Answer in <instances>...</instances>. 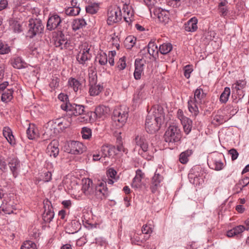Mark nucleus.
Instances as JSON below:
<instances>
[{
	"instance_id": "1",
	"label": "nucleus",
	"mask_w": 249,
	"mask_h": 249,
	"mask_svg": "<svg viewBox=\"0 0 249 249\" xmlns=\"http://www.w3.org/2000/svg\"><path fill=\"white\" fill-rule=\"evenodd\" d=\"M135 147L134 150H137L138 154L147 160H152L153 158V152L149 147L147 140L143 135H137L134 140Z\"/></svg>"
},
{
	"instance_id": "2",
	"label": "nucleus",
	"mask_w": 249,
	"mask_h": 249,
	"mask_svg": "<svg viewBox=\"0 0 249 249\" xmlns=\"http://www.w3.org/2000/svg\"><path fill=\"white\" fill-rule=\"evenodd\" d=\"M181 138V131L176 125H170L164 135V141L171 146H174L177 142H179Z\"/></svg>"
},
{
	"instance_id": "3",
	"label": "nucleus",
	"mask_w": 249,
	"mask_h": 249,
	"mask_svg": "<svg viewBox=\"0 0 249 249\" xmlns=\"http://www.w3.org/2000/svg\"><path fill=\"white\" fill-rule=\"evenodd\" d=\"M27 36L32 38L36 35L43 33L44 26L42 21L39 18H31L29 20Z\"/></svg>"
},
{
	"instance_id": "4",
	"label": "nucleus",
	"mask_w": 249,
	"mask_h": 249,
	"mask_svg": "<svg viewBox=\"0 0 249 249\" xmlns=\"http://www.w3.org/2000/svg\"><path fill=\"white\" fill-rule=\"evenodd\" d=\"M128 109L125 107H117L114 109L112 119L118 127H122L124 124L128 116Z\"/></svg>"
},
{
	"instance_id": "5",
	"label": "nucleus",
	"mask_w": 249,
	"mask_h": 249,
	"mask_svg": "<svg viewBox=\"0 0 249 249\" xmlns=\"http://www.w3.org/2000/svg\"><path fill=\"white\" fill-rule=\"evenodd\" d=\"M61 108L67 112H70L71 115L75 116L82 115L86 112L84 106L70 102L63 103L61 105Z\"/></svg>"
},
{
	"instance_id": "6",
	"label": "nucleus",
	"mask_w": 249,
	"mask_h": 249,
	"mask_svg": "<svg viewBox=\"0 0 249 249\" xmlns=\"http://www.w3.org/2000/svg\"><path fill=\"white\" fill-rule=\"evenodd\" d=\"M92 196L94 199L102 200L109 196V192L106 187V182H100L97 184L95 190L92 191Z\"/></svg>"
},
{
	"instance_id": "7",
	"label": "nucleus",
	"mask_w": 249,
	"mask_h": 249,
	"mask_svg": "<svg viewBox=\"0 0 249 249\" xmlns=\"http://www.w3.org/2000/svg\"><path fill=\"white\" fill-rule=\"evenodd\" d=\"M85 148L82 143L77 141H70L64 145L65 152L74 155L83 153Z\"/></svg>"
},
{
	"instance_id": "8",
	"label": "nucleus",
	"mask_w": 249,
	"mask_h": 249,
	"mask_svg": "<svg viewBox=\"0 0 249 249\" xmlns=\"http://www.w3.org/2000/svg\"><path fill=\"white\" fill-rule=\"evenodd\" d=\"M122 18V13L120 6L109 8L107 12V23L109 25L120 22Z\"/></svg>"
},
{
	"instance_id": "9",
	"label": "nucleus",
	"mask_w": 249,
	"mask_h": 249,
	"mask_svg": "<svg viewBox=\"0 0 249 249\" xmlns=\"http://www.w3.org/2000/svg\"><path fill=\"white\" fill-rule=\"evenodd\" d=\"M223 155L220 153H215L208 160V164L210 168L216 171L222 170L224 163L222 161Z\"/></svg>"
},
{
	"instance_id": "10",
	"label": "nucleus",
	"mask_w": 249,
	"mask_h": 249,
	"mask_svg": "<svg viewBox=\"0 0 249 249\" xmlns=\"http://www.w3.org/2000/svg\"><path fill=\"white\" fill-rule=\"evenodd\" d=\"M44 213L42 218L45 223H50L54 217V213L51 202L47 198L43 201Z\"/></svg>"
},
{
	"instance_id": "11",
	"label": "nucleus",
	"mask_w": 249,
	"mask_h": 249,
	"mask_svg": "<svg viewBox=\"0 0 249 249\" xmlns=\"http://www.w3.org/2000/svg\"><path fill=\"white\" fill-rule=\"evenodd\" d=\"M62 18L56 13L50 14L46 28L51 31L61 27Z\"/></svg>"
},
{
	"instance_id": "12",
	"label": "nucleus",
	"mask_w": 249,
	"mask_h": 249,
	"mask_svg": "<svg viewBox=\"0 0 249 249\" xmlns=\"http://www.w3.org/2000/svg\"><path fill=\"white\" fill-rule=\"evenodd\" d=\"M161 124L153 119V116L148 114L145 120V130L148 133H154L158 131Z\"/></svg>"
},
{
	"instance_id": "13",
	"label": "nucleus",
	"mask_w": 249,
	"mask_h": 249,
	"mask_svg": "<svg viewBox=\"0 0 249 249\" xmlns=\"http://www.w3.org/2000/svg\"><path fill=\"white\" fill-rule=\"evenodd\" d=\"M153 13L159 21L164 24H167L170 21V14L168 10L160 7H156L153 9Z\"/></svg>"
},
{
	"instance_id": "14",
	"label": "nucleus",
	"mask_w": 249,
	"mask_h": 249,
	"mask_svg": "<svg viewBox=\"0 0 249 249\" xmlns=\"http://www.w3.org/2000/svg\"><path fill=\"white\" fill-rule=\"evenodd\" d=\"M163 175L160 174L158 170H156L152 178L150 187V189L152 193H155L157 191L158 189L160 187V183L163 180Z\"/></svg>"
},
{
	"instance_id": "15",
	"label": "nucleus",
	"mask_w": 249,
	"mask_h": 249,
	"mask_svg": "<svg viewBox=\"0 0 249 249\" xmlns=\"http://www.w3.org/2000/svg\"><path fill=\"white\" fill-rule=\"evenodd\" d=\"M53 124L59 126V128L63 130L70 125L71 122L64 118H57L54 120L48 122L44 126L47 129L50 126H52Z\"/></svg>"
},
{
	"instance_id": "16",
	"label": "nucleus",
	"mask_w": 249,
	"mask_h": 249,
	"mask_svg": "<svg viewBox=\"0 0 249 249\" xmlns=\"http://www.w3.org/2000/svg\"><path fill=\"white\" fill-rule=\"evenodd\" d=\"M101 151L102 152V157L104 158H110L117 154L116 147L111 144L103 145L101 147Z\"/></svg>"
},
{
	"instance_id": "17",
	"label": "nucleus",
	"mask_w": 249,
	"mask_h": 249,
	"mask_svg": "<svg viewBox=\"0 0 249 249\" xmlns=\"http://www.w3.org/2000/svg\"><path fill=\"white\" fill-rule=\"evenodd\" d=\"M89 49L86 48L81 51L76 56V60L78 63L85 65L86 62L90 59V54L89 53Z\"/></svg>"
},
{
	"instance_id": "18",
	"label": "nucleus",
	"mask_w": 249,
	"mask_h": 249,
	"mask_svg": "<svg viewBox=\"0 0 249 249\" xmlns=\"http://www.w3.org/2000/svg\"><path fill=\"white\" fill-rule=\"evenodd\" d=\"M153 119L161 124L164 119L163 108L160 106H157L153 108V114L151 115Z\"/></svg>"
},
{
	"instance_id": "19",
	"label": "nucleus",
	"mask_w": 249,
	"mask_h": 249,
	"mask_svg": "<svg viewBox=\"0 0 249 249\" xmlns=\"http://www.w3.org/2000/svg\"><path fill=\"white\" fill-rule=\"evenodd\" d=\"M197 18L195 17H193L184 24L183 28L186 32H196L198 28L197 25Z\"/></svg>"
},
{
	"instance_id": "20",
	"label": "nucleus",
	"mask_w": 249,
	"mask_h": 249,
	"mask_svg": "<svg viewBox=\"0 0 249 249\" xmlns=\"http://www.w3.org/2000/svg\"><path fill=\"white\" fill-rule=\"evenodd\" d=\"M10 169L14 178L18 177L20 168V161L17 158H13L8 162Z\"/></svg>"
},
{
	"instance_id": "21",
	"label": "nucleus",
	"mask_w": 249,
	"mask_h": 249,
	"mask_svg": "<svg viewBox=\"0 0 249 249\" xmlns=\"http://www.w3.org/2000/svg\"><path fill=\"white\" fill-rule=\"evenodd\" d=\"M143 65L142 59H136L135 60L134 77L137 80L141 78L142 74L143 71Z\"/></svg>"
},
{
	"instance_id": "22",
	"label": "nucleus",
	"mask_w": 249,
	"mask_h": 249,
	"mask_svg": "<svg viewBox=\"0 0 249 249\" xmlns=\"http://www.w3.org/2000/svg\"><path fill=\"white\" fill-rule=\"evenodd\" d=\"M144 174L141 169H138L136 171V175L133 179L131 186L134 188H139L141 186L142 179L144 178Z\"/></svg>"
},
{
	"instance_id": "23",
	"label": "nucleus",
	"mask_w": 249,
	"mask_h": 249,
	"mask_svg": "<svg viewBox=\"0 0 249 249\" xmlns=\"http://www.w3.org/2000/svg\"><path fill=\"white\" fill-rule=\"evenodd\" d=\"M206 96L202 89L198 87L194 91V97H190V99L194 100L198 103H201Z\"/></svg>"
},
{
	"instance_id": "24",
	"label": "nucleus",
	"mask_w": 249,
	"mask_h": 249,
	"mask_svg": "<svg viewBox=\"0 0 249 249\" xmlns=\"http://www.w3.org/2000/svg\"><path fill=\"white\" fill-rule=\"evenodd\" d=\"M246 82L244 80H238L234 84L232 85V89L236 91L239 99L242 98L244 94H242V89L245 87Z\"/></svg>"
},
{
	"instance_id": "25",
	"label": "nucleus",
	"mask_w": 249,
	"mask_h": 249,
	"mask_svg": "<svg viewBox=\"0 0 249 249\" xmlns=\"http://www.w3.org/2000/svg\"><path fill=\"white\" fill-rule=\"evenodd\" d=\"M59 152V150L58 147V144L56 142H52L47 146V153L50 156H53L56 158Z\"/></svg>"
},
{
	"instance_id": "26",
	"label": "nucleus",
	"mask_w": 249,
	"mask_h": 249,
	"mask_svg": "<svg viewBox=\"0 0 249 249\" xmlns=\"http://www.w3.org/2000/svg\"><path fill=\"white\" fill-rule=\"evenodd\" d=\"M28 138L30 140H34L39 136L38 129L34 124H29V126L26 130Z\"/></svg>"
},
{
	"instance_id": "27",
	"label": "nucleus",
	"mask_w": 249,
	"mask_h": 249,
	"mask_svg": "<svg viewBox=\"0 0 249 249\" xmlns=\"http://www.w3.org/2000/svg\"><path fill=\"white\" fill-rule=\"evenodd\" d=\"M91 184L92 181L90 179H86L83 184L82 191L85 195L88 196L89 198H93V196H92V189L90 187V185Z\"/></svg>"
},
{
	"instance_id": "28",
	"label": "nucleus",
	"mask_w": 249,
	"mask_h": 249,
	"mask_svg": "<svg viewBox=\"0 0 249 249\" xmlns=\"http://www.w3.org/2000/svg\"><path fill=\"white\" fill-rule=\"evenodd\" d=\"M199 167L197 166L192 168L188 174V178L190 182L193 184H197L199 182V175L196 174V171L198 172Z\"/></svg>"
},
{
	"instance_id": "29",
	"label": "nucleus",
	"mask_w": 249,
	"mask_h": 249,
	"mask_svg": "<svg viewBox=\"0 0 249 249\" xmlns=\"http://www.w3.org/2000/svg\"><path fill=\"white\" fill-rule=\"evenodd\" d=\"M95 111L99 119H104L108 114L109 108L104 106H99L96 107Z\"/></svg>"
},
{
	"instance_id": "30",
	"label": "nucleus",
	"mask_w": 249,
	"mask_h": 249,
	"mask_svg": "<svg viewBox=\"0 0 249 249\" xmlns=\"http://www.w3.org/2000/svg\"><path fill=\"white\" fill-rule=\"evenodd\" d=\"M245 230L246 228L243 225L236 226L227 232V236L229 237H232L242 233Z\"/></svg>"
},
{
	"instance_id": "31",
	"label": "nucleus",
	"mask_w": 249,
	"mask_h": 249,
	"mask_svg": "<svg viewBox=\"0 0 249 249\" xmlns=\"http://www.w3.org/2000/svg\"><path fill=\"white\" fill-rule=\"evenodd\" d=\"M201 103H196V101L189 99L188 101V107L189 111L194 114V116H197L199 113L198 105Z\"/></svg>"
},
{
	"instance_id": "32",
	"label": "nucleus",
	"mask_w": 249,
	"mask_h": 249,
	"mask_svg": "<svg viewBox=\"0 0 249 249\" xmlns=\"http://www.w3.org/2000/svg\"><path fill=\"white\" fill-rule=\"evenodd\" d=\"M12 65L14 68L18 69L25 68L26 67V63L20 56H17L12 59Z\"/></svg>"
},
{
	"instance_id": "33",
	"label": "nucleus",
	"mask_w": 249,
	"mask_h": 249,
	"mask_svg": "<svg viewBox=\"0 0 249 249\" xmlns=\"http://www.w3.org/2000/svg\"><path fill=\"white\" fill-rule=\"evenodd\" d=\"M87 23L83 18H76L72 21V28L73 31H76L85 27Z\"/></svg>"
},
{
	"instance_id": "34",
	"label": "nucleus",
	"mask_w": 249,
	"mask_h": 249,
	"mask_svg": "<svg viewBox=\"0 0 249 249\" xmlns=\"http://www.w3.org/2000/svg\"><path fill=\"white\" fill-rule=\"evenodd\" d=\"M89 92L90 96H95L99 95L102 91L103 87L99 84L89 85Z\"/></svg>"
},
{
	"instance_id": "35",
	"label": "nucleus",
	"mask_w": 249,
	"mask_h": 249,
	"mask_svg": "<svg viewBox=\"0 0 249 249\" xmlns=\"http://www.w3.org/2000/svg\"><path fill=\"white\" fill-rule=\"evenodd\" d=\"M69 86L76 92L81 88V83L76 78L71 77L68 80Z\"/></svg>"
},
{
	"instance_id": "36",
	"label": "nucleus",
	"mask_w": 249,
	"mask_h": 249,
	"mask_svg": "<svg viewBox=\"0 0 249 249\" xmlns=\"http://www.w3.org/2000/svg\"><path fill=\"white\" fill-rule=\"evenodd\" d=\"M159 49H158L157 45L156 44L155 40H151L147 45V51L150 55L154 56L156 55Z\"/></svg>"
},
{
	"instance_id": "37",
	"label": "nucleus",
	"mask_w": 249,
	"mask_h": 249,
	"mask_svg": "<svg viewBox=\"0 0 249 249\" xmlns=\"http://www.w3.org/2000/svg\"><path fill=\"white\" fill-rule=\"evenodd\" d=\"M142 234H140V235L138 233H134L133 237L131 238V242L132 244L137 245H141V244L145 242L148 238H145V237L142 238Z\"/></svg>"
},
{
	"instance_id": "38",
	"label": "nucleus",
	"mask_w": 249,
	"mask_h": 249,
	"mask_svg": "<svg viewBox=\"0 0 249 249\" xmlns=\"http://www.w3.org/2000/svg\"><path fill=\"white\" fill-rule=\"evenodd\" d=\"M173 49L170 43H163L159 47V51L162 54H166L171 51Z\"/></svg>"
},
{
	"instance_id": "39",
	"label": "nucleus",
	"mask_w": 249,
	"mask_h": 249,
	"mask_svg": "<svg viewBox=\"0 0 249 249\" xmlns=\"http://www.w3.org/2000/svg\"><path fill=\"white\" fill-rule=\"evenodd\" d=\"M14 90L12 89H7L2 93L1 97V100L3 102H7L13 98V93Z\"/></svg>"
},
{
	"instance_id": "40",
	"label": "nucleus",
	"mask_w": 249,
	"mask_h": 249,
	"mask_svg": "<svg viewBox=\"0 0 249 249\" xmlns=\"http://www.w3.org/2000/svg\"><path fill=\"white\" fill-rule=\"evenodd\" d=\"M231 89L230 88L226 87L220 96V102L221 103H226L229 99Z\"/></svg>"
},
{
	"instance_id": "41",
	"label": "nucleus",
	"mask_w": 249,
	"mask_h": 249,
	"mask_svg": "<svg viewBox=\"0 0 249 249\" xmlns=\"http://www.w3.org/2000/svg\"><path fill=\"white\" fill-rule=\"evenodd\" d=\"M192 150H187L182 152L179 155V161L182 164H185L188 161V158L192 154Z\"/></svg>"
},
{
	"instance_id": "42",
	"label": "nucleus",
	"mask_w": 249,
	"mask_h": 249,
	"mask_svg": "<svg viewBox=\"0 0 249 249\" xmlns=\"http://www.w3.org/2000/svg\"><path fill=\"white\" fill-rule=\"evenodd\" d=\"M99 8V5L98 3H91L86 6V10L88 13L94 14L98 12Z\"/></svg>"
},
{
	"instance_id": "43",
	"label": "nucleus",
	"mask_w": 249,
	"mask_h": 249,
	"mask_svg": "<svg viewBox=\"0 0 249 249\" xmlns=\"http://www.w3.org/2000/svg\"><path fill=\"white\" fill-rule=\"evenodd\" d=\"M136 38L129 36L127 37L124 40V45L127 49H131L135 44Z\"/></svg>"
},
{
	"instance_id": "44",
	"label": "nucleus",
	"mask_w": 249,
	"mask_h": 249,
	"mask_svg": "<svg viewBox=\"0 0 249 249\" xmlns=\"http://www.w3.org/2000/svg\"><path fill=\"white\" fill-rule=\"evenodd\" d=\"M81 134L83 139L85 140H89L91 137V130L88 127H84L82 128Z\"/></svg>"
},
{
	"instance_id": "45",
	"label": "nucleus",
	"mask_w": 249,
	"mask_h": 249,
	"mask_svg": "<svg viewBox=\"0 0 249 249\" xmlns=\"http://www.w3.org/2000/svg\"><path fill=\"white\" fill-rule=\"evenodd\" d=\"M96 58L98 59L99 63L101 65H105L107 63L108 60L107 55L104 52L99 53L97 55Z\"/></svg>"
},
{
	"instance_id": "46",
	"label": "nucleus",
	"mask_w": 249,
	"mask_h": 249,
	"mask_svg": "<svg viewBox=\"0 0 249 249\" xmlns=\"http://www.w3.org/2000/svg\"><path fill=\"white\" fill-rule=\"evenodd\" d=\"M10 52L11 49L9 46L7 44L0 41V54H8Z\"/></svg>"
},
{
	"instance_id": "47",
	"label": "nucleus",
	"mask_w": 249,
	"mask_h": 249,
	"mask_svg": "<svg viewBox=\"0 0 249 249\" xmlns=\"http://www.w3.org/2000/svg\"><path fill=\"white\" fill-rule=\"evenodd\" d=\"M80 8L78 7H70L66 10L65 13L67 15L75 16L79 14Z\"/></svg>"
},
{
	"instance_id": "48",
	"label": "nucleus",
	"mask_w": 249,
	"mask_h": 249,
	"mask_svg": "<svg viewBox=\"0 0 249 249\" xmlns=\"http://www.w3.org/2000/svg\"><path fill=\"white\" fill-rule=\"evenodd\" d=\"M126 3L127 1H125L124 3L123 2L121 11H123L124 15H125V14L126 13L127 16H133V12L131 10V7L127 4Z\"/></svg>"
},
{
	"instance_id": "49",
	"label": "nucleus",
	"mask_w": 249,
	"mask_h": 249,
	"mask_svg": "<svg viewBox=\"0 0 249 249\" xmlns=\"http://www.w3.org/2000/svg\"><path fill=\"white\" fill-rule=\"evenodd\" d=\"M20 249H37L36 244L31 241H26L21 246Z\"/></svg>"
},
{
	"instance_id": "50",
	"label": "nucleus",
	"mask_w": 249,
	"mask_h": 249,
	"mask_svg": "<svg viewBox=\"0 0 249 249\" xmlns=\"http://www.w3.org/2000/svg\"><path fill=\"white\" fill-rule=\"evenodd\" d=\"M69 44L68 41L62 42L60 40H55L54 42L55 47L59 48L61 50L67 49L69 46Z\"/></svg>"
},
{
	"instance_id": "51",
	"label": "nucleus",
	"mask_w": 249,
	"mask_h": 249,
	"mask_svg": "<svg viewBox=\"0 0 249 249\" xmlns=\"http://www.w3.org/2000/svg\"><path fill=\"white\" fill-rule=\"evenodd\" d=\"M117 172L112 168L108 169L107 171V175L108 178H111L117 181L118 179V177H117Z\"/></svg>"
},
{
	"instance_id": "52",
	"label": "nucleus",
	"mask_w": 249,
	"mask_h": 249,
	"mask_svg": "<svg viewBox=\"0 0 249 249\" xmlns=\"http://www.w3.org/2000/svg\"><path fill=\"white\" fill-rule=\"evenodd\" d=\"M59 79L56 76H53L51 79L49 86L52 89H54L59 86Z\"/></svg>"
},
{
	"instance_id": "53",
	"label": "nucleus",
	"mask_w": 249,
	"mask_h": 249,
	"mask_svg": "<svg viewBox=\"0 0 249 249\" xmlns=\"http://www.w3.org/2000/svg\"><path fill=\"white\" fill-rule=\"evenodd\" d=\"M89 86L96 84L97 77L96 72H92L89 73Z\"/></svg>"
},
{
	"instance_id": "54",
	"label": "nucleus",
	"mask_w": 249,
	"mask_h": 249,
	"mask_svg": "<svg viewBox=\"0 0 249 249\" xmlns=\"http://www.w3.org/2000/svg\"><path fill=\"white\" fill-rule=\"evenodd\" d=\"M160 1V0H143L145 4L149 8L151 14L153 13L151 8Z\"/></svg>"
},
{
	"instance_id": "55",
	"label": "nucleus",
	"mask_w": 249,
	"mask_h": 249,
	"mask_svg": "<svg viewBox=\"0 0 249 249\" xmlns=\"http://www.w3.org/2000/svg\"><path fill=\"white\" fill-rule=\"evenodd\" d=\"M183 70L184 76L187 79L189 78L190 74L193 71L192 66L190 65H186L183 68Z\"/></svg>"
},
{
	"instance_id": "56",
	"label": "nucleus",
	"mask_w": 249,
	"mask_h": 249,
	"mask_svg": "<svg viewBox=\"0 0 249 249\" xmlns=\"http://www.w3.org/2000/svg\"><path fill=\"white\" fill-rule=\"evenodd\" d=\"M71 227L73 228V230H71L72 233H76L81 229V226L80 223L77 220H72L71 222Z\"/></svg>"
},
{
	"instance_id": "57",
	"label": "nucleus",
	"mask_w": 249,
	"mask_h": 249,
	"mask_svg": "<svg viewBox=\"0 0 249 249\" xmlns=\"http://www.w3.org/2000/svg\"><path fill=\"white\" fill-rule=\"evenodd\" d=\"M41 180L44 182H49L52 179V174L50 171L43 172L41 175Z\"/></svg>"
},
{
	"instance_id": "58",
	"label": "nucleus",
	"mask_w": 249,
	"mask_h": 249,
	"mask_svg": "<svg viewBox=\"0 0 249 249\" xmlns=\"http://www.w3.org/2000/svg\"><path fill=\"white\" fill-rule=\"evenodd\" d=\"M117 65L118 68L120 70H123L126 67V63H125V57L123 56L119 59V61L117 63Z\"/></svg>"
},
{
	"instance_id": "59",
	"label": "nucleus",
	"mask_w": 249,
	"mask_h": 249,
	"mask_svg": "<svg viewBox=\"0 0 249 249\" xmlns=\"http://www.w3.org/2000/svg\"><path fill=\"white\" fill-rule=\"evenodd\" d=\"M225 122L224 117L222 116L216 115L214 116L213 120V123L215 125H218L223 124Z\"/></svg>"
},
{
	"instance_id": "60",
	"label": "nucleus",
	"mask_w": 249,
	"mask_h": 249,
	"mask_svg": "<svg viewBox=\"0 0 249 249\" xmlns=\"http://www.w3.org/2000/svg\"><path fill=\"white\" fill-rule=\"evenodd\" d=\"M1 210L6 214H11L13 213V208H12L9 205L4 204L3 203L1 206Z\"/></svg>"
},
{
	"instance_id": "61",
	"label": "nucleus",
	"mask_w": 249,
	"mask_h": 249,
	"mask_svg": "<svg viewBox=\"0 0 249 249\" xmlns=\"http://www.w3.org/2000/svg\"><path fill=\"white\" fill-rule=\"evenodd\" d=\"M2 134L3 136L6 139H7L8 137L12 135L13 132L11 129L10 127L8 126H5L3 128Z\"/></svg>"
},
{
	"instance_id": "62",
	"label": "nucleus",
	"mask_w": 249,
	"mask_h": 249,
	"mask_svg": "<svg viewBox=\"0 0 249 249\" xmlns=\"http://www.w3.org/2000/svg\"><path fill=\"white\" fill-rule=\"evenodd\" d=\"M116 151H117L118 152L122 151L126 154L127 153V151H128L127 149L125 148L124 147L121 140L119 139H118V144L117 145V147L116 148Z\"/></svg>"
},
{
	"instance_id": "63",
	"label": "nucleus",
	"mask_w": 249,
	"mask_h": 249,
	"mask_svg": "<svg viewBox=\"0 0 249 249\" xmlns=\"http://www.w3.org/2000/svg\"><path fill=\"white\" fill-rule=\"evenodd\" d=\"M89 123H92L94 122L97 118H98V117L95 111H89Z\"/></svg>"
},
{
	"instance_id": "64",
	"label": "nucleus",
	"mask_w": 249,
	"mask_h": 249,
	"mask_svg": "<svg viewBox=\"0 0 249 249\" xmlns=\"http://www.w3.org/2000/svg\"><path fill=\"white\" fill-rule=\"evenodd\" d=\"M229 154L231 156V160H234L238 158L239 154L237 151L234 149H231L229 151Z\"/></svg>"
}]
</instances>
